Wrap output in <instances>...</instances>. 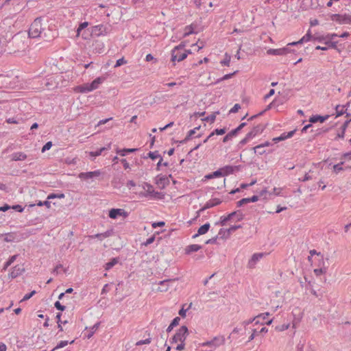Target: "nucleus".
Listing matches in <instances>:
<instances>
[{
	"instance_id": "obj_1",
	"label": "nucleus",
	"mask_w": 351,
	"mask_h": 351,
	"mask_svg": "<svg viewBox=\"0 0 351 351\" xmlns=\"http://www.w3.org/2000/svg\"><path fill=\"white\" fill-rule=\"evenodd\" d=\"M188 328L185 326H181L172 338V341L176 343V350L182 351L185 348V340L188 336Z\"/></svg>"
},
{
	"instance_id": "obj_2",
	"label": "nucleus",
	"mask_w": 351,
	"mask_h": 351,
	"mask_svg": "<svg viewBox=\"0 0 351 351\" xmlns=\"http://www.w3.org/2000/svg\"><path fill=\"white\" fill-rule=\"evenodd\" d=\"M186 45V41L182 42L178 46L175 47L171 51V61L180 62L186 58L188 54L192 53L191 50H185L184 47Z\"/></svg>"
},
{
	"instance_id": "obj_3",
	"label": "nucleus",
	"mask_w": 351,
	"mask_h": 351,
	"mask_svg": "<svg viewBox=\"0 0 351 351\" xmlns=\"http://www.w3.org/2000/svg\"><path fill=\"white\" fill-rule=\"evenodd\" d=\"M129 216V213L123 208H111L108 211V217L112 219L121 218L125 219Z\"/></svg>"
},
{
	"instance_id": "obj_4",
	"label": "nucleus",
	"mask_w": 351,
	"mask_h": 351,
	"mask_svg": "<svg viewBox=\"0 0 351 351\" xmlns=\"http://www.w3.org/2000/svg\"><path fill=\"white\" fill-rule=\"evenodd\" d=\"M226 339L224 336L220 335L214 337L211 341L204 342L201 344L202 346H208L214 349L225 344Z\"/></svg>"
},
{
	"instance_id": "obj_5",
	"label": "nucleus",
	"mask_w": 351,
	"mask_h": 351,
	"mask_svg": "<svg viewBox=\"0 0 351 351\" xmlns=\"http://www.w3.org/2000/svg\"><path fill=\"white\" fill-rule=\"evenodd\" d=\"M42 30V25L40 21L35 20L29 29V36L32 38H37L40 36Z\"/></svg>"
},
{
	"instance_id": "obj_6",
	"label": "nucleus",
	"mask_w": 351,
	"mask_h": 351,
	"mask_svg": "<svg viewBox=\"0 0 351 351\" xmlns=\"http://www.w3.org/2000/svg\"><path fill=\"white\" fill-rule=\"evenodd\" d=\"M232 219H234L236 221H240L243 219V215L241 212L235 211L230 213L227 216H222L221 217V226H226V222Z\"/></svg>"
},
{
	"instance_id": "obj_7",
	"label": "nucleus",
	"mask_w": 351,
	"mask_h": 351,
	"mask_svg": "<svg viewBox=\"0 0 351 351\" xmlns=\"http://www.w3.org/2000/svg\"><path fill=\"white\" fill-rule=\"evenodd\" d=\"M142 187L144 189V191L146 192V193L144 194L145 196L150 195L151 197H152L154 198H157V199L162 198V195L160 193L156 192L154 189V187L151 184L145 182L142 184Z\"/></svg>"
},
{
	"instance_id": "obj_8",
	"label": "nucleus",
	"mask_w": 351,
	"mask_h": 351,
	"mask_svg": "<svg viewBox=\"0 0 351 351\" xmlns=\"http://www.w3.org/2000/svg\"><path fill=\"white\" fill-rule=\"evenodd\" d=\"M288 47L280 49H269L267 51V53L273 56H284L291 52Z\"/></svg>"
},
{
	"instance_id": "obj_9",
	"label": "nucleus",
	"mask_w": 351,
	"mask_h": 351,
	"mask_svg": "<svg viewBox=\"0 0 351 351\" xmlns=\"http://www.w3.org/2000/svg\"><path fill=\"white\" fill-rule=\"evenodd\" d=\"M332 20L338 22L339 24H351V16L335 14Z\"/></svg>"
},
{
	"instance_id": "obj_10",
	"label": "nucleus",
	"mask_w": 351,
	"mask_h": 351,
	"mask_svg": "<svg viewBox=\"0 0 351 351\" xmlns=\"http://www.w3.org/2000/svg\"><path fill=\"white\" fill-rule=\"evenodd\" d=\"M101 175V171L99 170H96L94 171H88V172H82L78 175L79 178L82 180H88L95 177H99Z\"/></svg>"
},
{
	"instance_id": "obj_11",
	"label": "nucleus",
	"mask_w": 351,
	"mask_h": 351,
	"mask_svg": "<svg viewBox=\"0 0 351 351\" xmlns=\"http://www.w3.org/2000/svg\"><path fill=\"white\" fill-rule=\"evenodd\" d=\"M264 256L263 253H255L254 254L251 258L249 260L247 266L250 268H254L256 265L257 262H258Z\"/></svg>"
},
{
	"instance_id": "obj_12",
	"label": "nucleus",
	"mask_w": 351,
	"mask_h": 351,
	"mask_svg": "<svg viewBox=\"0 0 351 351\" xmlns=\"http://www.w3.org/2000/svg\"><path fill=\"white\" fill-rule=\"evenodd\" d=\"M106 78L104 77H98L95 79L91 83L89 84L90 92L99 88L100 85L105 81Z\"/></svg>"
},
{
	"instance_id": "obj_13",
	"label": "nucleus",
	"mask_w": 351,
	"mask_h": 351,
	"mask_svg": "<svg viewBox=\"0 0 351 351\" xmlns=\"http://www.w3.org/2000/svg\"><path fill=\"white\" fill-rule=\"evenodd\" d=\"M73 91L77 93H86L90 92L89 83L75 86L73 88Z\"/></svg>"
},
{
	"instance_id": "obj_14",
	"label": "nucleus",
	"mask_w": 351,
	"mask_h": 351,
	"mask_svg": "<svg viewBox=\"0 0 351 351\" xmlns=\"http://www.w3.org/2000/svg\"><path fill=\"white\" fill-rule=\"evenodd\" d=\"M172 282L171 280H165L160 281L158 284V287L156 289L158 292H165L169 288V283Z\"/></svg>"
},
{
	"instance_id": "obj_15",
	"label": "nucleus",
	"mask_w": 351,
	"mask_h": 351,
	"mask_svg": "<svg viewBox=\"0 0 351 351\" xmlns=\"http://www.w3.org/2000/svg\"><path fill=\"white\" fill-rule=\"evenodd\" d=\"M295 132V130H292L288 133H282L280 136L275 137L272 139L274 143L285 141L287 138H291Z\"/></svg>"
},
{
	"instance_id": "obj_16",
	"label": "nucleus",
	"mask_w": 351,
	"mask_h": 351,
	"mask_svg": "<svg viewBox=\"0 0 351 351\" xmlns=\"http://www.w3.org/2000/svg\"><path fill=\"white\" fill-rule=\"evenodd\" d=\"M311 31L308 30L305 36H304L300 40H298L297 42L289 43H288L287 46H294L298 44H302L303 43L309 41L311 40Z\"/></svg>"
},
{
	"instance_id": "obj_17",
	"label": "nucleus",
	"mask_w": 351,
	"mask_h": 351,
	"mask_svg": "<svg viewBox=\"0 0 351 351\" xmlns=\"http://www.w3.org/2000/svg\"><path fill=\"white\" fill-rule=\"evenodd\" d=\"M236 169H237L236 167L230 166V165H226L222 168H220L222 176H228L230 174H232L234 172V171Z\"/></svg>"
},
{
	"instance_id": "obj_18",
	"label": "nucleus",
	"mask_w": 351,
	"mask_h": 351,
	"mask_svg": "<svg viewBox=\"0 0 351 351\" xmlns=\"http://www.w3.org/2000/svg\"><path fill=\"white\" fill-rule=\"evenodd\" d=\"M196 27H197V25L193 23L186 26L184 28L183 36L186 37V36H189L190 34L195 33Z\"/></svg>"
},
{
	"instance_id": "obj_19",
	"label": "nucleus",
	"mask_w": 351,
	"mask_h": 351,
	"mask_svg": "<svg viewBox=\"0 0 351 351\" xmlns=\"http://www.w3.org/2000/svg\"><path fill=\"white\" fill-rule=\"evenodd\" d=\"M328 118H329V115H326V116L315 115V116H312L311 117H310L309 121L313 123H317V122L324 123Z\"/></svg>"
},
{
	"instance_id": "obj_20",
	"label": "nucleus",
	"mask_w": 351,
	"mask_h": 351,
	"mask_svg": "<svg viewBox=\"0 0 351 351\" xmlns=\"http://www.w3.org/2000/svg\"><path fill=\"white\" fill-rule=\"evenodd\" d=\"M221 202L222 201L219 198H213L206 203L204 209L210 208L213 206H217L220 204Z\"/></svg>"
},
{
	"instance_id": "obj_21",
	"label": "nucleus",
	"mask_w": 351,
	"mask_h": 351,
	"mask_svg": "<svg viewBox=\"0 0 351 351\" xmlns=\"http://www.w3.org/2000/svg\"><path fill=\"white\" fill-rule=\"evenodd\" d=\"M112 235V232L111 231H106L105 232H103V233H99V234H94V235H91L89 237L90 239H97L99 240H103L106 238H108L109 237H110Z\"/></svg>"
},
{
	"instance_id": "obj_22",
	"label": "nucleus",
	"mask_w": 351,
	"mask_h": 351,
	"mask_svg": "<svg viewBox=\"0 0 351 351\" xmlns=\"http://www.w3.org/2000/svg\"><path fill=\"white\" fill-rule=\"evenodd\" d=\"M349 122H350V121H346L343 124V125L341 128V130L339 132H337V136H336L335 139H337V138H344L345 132H346V128H347V127L348 125Z\"/></svg>"
},
{
	"instance_id": "obj_23",
	"label": "nucleus",
	"mask_w": 351,
	"mask_h": 351,
	"mask_svg": "<svg viewBox=\"0 0 351 351\" xmlns=\"http://www.w3.org/2000/svg\"><path fill=\"white\" fill-rule=\"evenodd\" d=\"M210 228V224L208 223H205L204 225L200 226L197 230V234H195L193 237H196L199 235H202L206 234Z\"/></svg>"
},
{
	"instance_id": "obj_24",
	"label": "nucleus",
	"mask_w": 351,
	"mask_h": 351,
	"mask_svg": "<svg viewBox=\"0 0 351 351\" xmlns=\"http://www.w3.org/2000/svg\"><path fill=\"white\" fill-rule=\"evenodd\" d=\"M27 158V155L23 152H16L12 155V159L14 161L24 160Z\"/></svg>"
},
{
	"instance_id": "obj_25",
	"label": "nucleus",
	"mask_w": 351,
	"mask_h": 351,
	"mask_svg": "<svg viewBox=\"0 0 351 351\" xmlns=\"http://www.w3.org/2000/svg\"><path fill=\"white\" fill-rule=\"evenodd\" d=\"M271 145V143L269 142V141H266L264 143H262V144H260L257 146H255L253 149L255 153H258L259 154H264L265 152V150H263V151H259L260 149H262L265 147H269Z\"/></svg>"
},
{
	"instance_id": "obj_26",
	"label": "nucleus",
	"mask_w": 351,
	"mask_h": 351,
	"mask_svg": "<svg viewBox=\"0 0 351 351\" xmlns=\"http://www.w3.org/2000/svg\"><path fill=\"white\" fill-rule=\"evenodd\" d=\"M105 28L103 25H95L92 27V33L97 35L100 36L103 34Z\"/></svg>"
},
{
	"instance_id": "obj_27",
	"label": "nucleus",
	"mask_w": 351,
	"mask_h": 351,
	"mask_svg": "<svg viewBox=\"0 0 351 351\" xmlns=\"http://www.w3.org/2000/svg\"><path fill=\"white\" fill-rule=\"evenodd\" d=\"M269 315V313H261V314H259L257 315V318L260 319L262 322H264V324L270 325L272 323L273 320L272 319L267 320V317Z\"/></svg>"
},
{
	"instance_id": "obj_28",
	"label": "nucleus",
	"mask_w": 351,
	"mask_h": 351,
	"mask_svg": "<svg viewBox=\"0 0 351 351\" xmlns=\"http://www.w3.org/2000/svg\"><path fill=\"white\" fill-rule=\"evenodd\" d=\"M137 149L134 148H128V149H117V153L120 154L122 156H124L126 155V154L129 153H133L136 152Z\"/></svg>"
},
{
	"instance_id": "obj_29",
	"label": "nucleus",
	"mask_w": 351,
	"mask_h": 351,
	"mask_svg": "<svg viewBox=\"0 0 351 351\" xmlns=\"http://www.w3.org/2000/svg\"><path fill=\"white\" fill-rule=\"evenodd\" d=\"M346 110V106L342 105H337L335 108L336 117H339L345 113Z\"/></svg>"
},
{
	"instance_id": "obj_30",
	"label": "nucleus",
	"mask_w": 351,
	"mask_h": 351,
	"mask_svg": "<svg viewBox=\"0 0 351 351\" xmlns=\"http://www.w3.org/2000/svg\"><path fill=\"white\" fill-rule=\"evenodd\" d=\"M201 248V246L197 245V244H193V245H189L186 248V252L187 254H189L191 252H197L198 251L199 249Z\"/></svg>"
},
{
	"instance_id": "obj_31",
	"label": "nucleus",
	"mask_w": 351,
	"mask_h": 351,
	"mask_svg": "<svg viewBox=\"0 0 351 351\" xmlns=\"http://www.w3.org/2000/svg\"><path fill=\"white\" fill-rule=\"evenodd\" d=\"M118 263V258H114L110 261L108 262L105 265V269L110 270L112 267H114L116 264Z\"/></svg>"
},
{
	"instance_id": "obj_32",
	"label": "nucleus",
	"mask_w": 351,
	"mask_h": 351,
	"mask_svg": "<svg viewBox=\"0 0 351 351\" xmlns=\"http://www.w3.org/2000/svg\"><path fill=\"white\" fill-rule=\"evenodd\" d=\"M250 323H254V325L261 324L263 325L264 322H262L260 319L257 318V316L254 317L252 319L244 322L245 325H248Z\"/></svg>"
},
{
	"instance_id": "obj_33",
	"label": "nucleus",
	"mask_w": 351,
	"mask_h": 351,
	"mask_svg": "<svg viewBox=\"0 0 351 351\" xmlns=\"http://www.w3.org/2000/svg\"><path fill=\"white\" fill-rule=\"evenodd\" d=\"M230 60H231V56L229 54L226 53L225 56H224L223 60H222L220 62V64L222 66H230Z\"/></svg>"
},
{
	"instance_id": "obj_34",
	"label": "nucleus",
	"mask_w": 351,
	"mask_h": 351,
	"mask_svg": "<svg viewBox=\"0 0 351 351\" xmlns=\"http://www.w3.org/2000/svg\"><path fill=\"white\" fill-rule=\"evenodd\" d=\"M88 26V22H83L82 23L80 24L77 29V34H76V36L77 37H79L80 35H81V32L82 31L85 29L86 27H87Z\"/></svg>"
},
{
	"instance_id": "obj_35",
	"label": "nucleus",
	"mask_w": 351,
	"mask_h": 351,
	"mask_svg": "<svg viewBox=\"0 0 351 351\" xmlns=\"http://www.w3.org/2000/svg\"><path fill=\"white\" fill-rule=\"evenodd\" d=\"M226 130L225 128L223 129H215L213 132H212L209 136L208 138H211L215 134L216 135H223L226 133Z\"/></svg>"
},
{
	"instance_id": "obj_36",
	"label": "nucleus",
	"mask_w": 351,
	"mask_h": 351,
	"mask_svg": "<svg viewBox=\"0 0 351 351\" xmlns=\"http://www.w3.org/2000/svg\"><path fill=\"white\" fill-rule=\"evenodd\" d=\"M191 47L193 49L194 51H199L201 49L204 47V44L202 42H200L199 40L198 41L192 45Z\"/></svg>"
},
{
	"instance_id": "obj_37",
	"label": "nucleus",
	"mask_w": 351,
	"mask_h": 351,
	"mask_svg": "<svg viewBox=\"0 0 351 351\" xmlns=\"http://www.w3.org/2000/svg\"><path fill=\"white\" fill-rule=\"evenodd\" d=\"M64 197V193H59V194L51 193L47 196V199H55V198L62 199Z\"/></svg>"
},
{
	"instance_id": "obj_38",
	"label": "nucleus",
	"mask_w": 351,
	"mask_h": 351,
	"mask_svg": "<svg viewBox=\"0 0 351 351\" xmlns=\"http://www.w3.org/2000/svg\"><path fill=\"white\" fill-rule=\"evenodd\" d=\"M69 343L68 341H60L58 345L52 349L51 351H55L56 350L64 348V346H67Z\"/></svg>"
},
{
	"instance_id": "obj_39",
	"label": "nucleus",
	"mask_w": 351,
	"mask_h": 351,
	"mask_svg": "<svg viewBox=\"0 0 351 351\" xmlns=\"http://www.w3.org/2000/svg\"><path fill=\"white\" fill-rule=\"evenodd\" d=\"M105 149H106L105 147H101V148H100L99 149H98L96 152H89V155L91 157L99 156H100L102 152L104 151Z\"/></svg>"
},
{
	"instance_id": "obj_40",
	"label": "nucleus",
	"mask_w": 351,
	"mask_h": 351,
	"mask_svg": "<svg viewBox=\"0 0 351 351\" xmlns=\"http://www.w3.org/2000/svg\"><path fill=\"white\" fill-rule=\"evenodd\" d=\"M282 190L283 189L282 188H280V187H274L273 189V192L271 193L270 194H273L274 195H276V196H279V195H282Z\"/></svg>"
},
{
	"instance_id": "obj_41",
	"label": "nucleus",
	"mask_w": 351,
	"mask_h": 351,
	"mask_svg": "<svg viewBox=\"0 0 351 351\" xmlns=\"http://www.w3.org/2000/svg\"><path fill=\"white\" fill-rule=\"evenodd\" d=\"M289 326H290L289 324H282V325L276 326V330L277 331L282 332V331L287 330L289 328Z\"/></svg>"
},
{
	"instance_id": "obj_42",
	"label": "nucleus",
	"mask_w": 351,
	"mask_h": 351,
	"mask_svg": "<svg viewBox=\"0 0 351 351\" xmlns=\"http://www.w3.org/2000/svg\"><path fill=\"white\" fill-rule=\"evenodd\" d=\"M21 273V268L15 267L14 270L10 273V276L12 278H16Z\"/></svg>"
},
{
	"instance_id": "obj_43",
	"label": "nucleus",
	"mask_w": 351,
	"mask_h": 351,
	"mask_svg": "<svg viewBox=\"0 0 351 351\" xmlns=\"http://www.w3.org/2000/svg\"><path fill=\"white\" fill-rule=\"evenodd\" d=\"M191 304H189V306L187 308H184V306L185 305H183L182 308L179 311V315L182 317H185L186 315V311L189 310V308L191 306Z\"/></svg>"
},
{
	"instance_id": "obj_44",
	"label": "nucleus",
	"mask_w": 351,
	"mask_h": 351,
	"mask_svg": "<svg viewBox=\"0 0 351 351\" xmlns=\"http://www.w3.org/2000/svg\"><path fill=\"white\" fill-rule=\"evenodd\" d=\"M148 156L152 160H155V159L161 158L158 152H149L148 154Z\"/></svg>"
},
{
	"instance_id": "obj_45",
	"label": "nucleus",
	"mask_w": 351,
	"mask_h": 351,
	"mask_svg": "<svg viewBox=\"0 0 351 351\" xmlns=\"http://www.w3.org/2000/svg\"><path fill=\"white\" fill-rule=\"evenodd\" d=\"M126 63H127V61L124 59V58H121L117 60V62H116V64L114 66L118 67L123 64H125Z\"/></svg>"
},
{
	"instance_id": "obj_46",
	"label": "nucleus",
	"mask_w": 351,
	"mask_h": 351,
	"mask_svg": "<svg viewBox=\"0 0 351 351\" xmlns=\"http://www.w3.org/2000/svg\"><path fill=\"white\" fill-rule=\"evenodd\" d=\"M247 203H250L249 197H247V198H243L242 199L239 200L237 202V204H238V206H241L243 204H247Z\"/></svg>"
},
{
	"instance_id": "obj_47",
	"label": "nucleus",
	"mask_w": 351,
	"mask_h": 351,
	"mask_svg": "<svg viewBox=\"0 0 351 351\" xmlns=\"http://www.w3.org/2000/svg\"><path fill=\"white\" fill-rule=\"evenodd\" d=\"M241 108V106L239 104H234V106L230 110V113H236Z\"/></svg>"
},
{
	"instance_id": "obj_48",
	"label": "nucleus",
	"mask_w": 351,
	"mask_h": 351,
	"mask_svg": "<svg viewBox=\"0 0 351 351\" xmlns=\"http://www.w3.org/2000/svg\"><path fill=\"white\" fill-rule=\"evenodd\" d=\"M313 272L317 276H319L324 274L326 272V271L324 269L319 268V269H315L313 270Z\"/></svg>"
},
{
	"instance_id": "obj_49",
	"label": "nucleus",
	"mask_w": 351,
	"mask_h": 351,
	"mask_svg": "<svg viewBox=\"0 0 351 351\" xmlns=\"http://www.w3.org/2000/svg\"><path fill=\"white\" fill-rule=\"evenodd\" d=\"M52 143L51 141L47 142L42 148V152H45L47 150L51 149Z\"/></svg>"
},
{
	"instance_id": "obj_50",
	"label": "nucleus",
	"mask_w": 351,
	"mask_h": 351,
	"mask_svg": "<svg viewBox=\"0 0 351 351\" xmlns=\"http://www.w3.org/2000/svg\"><path fill=\"white\" fill-rule=\"evenodd\" d=\"M11 208L13 209V210H15L19 213H22L24 210L23 207H22L21 205H14L12 206H11Z\"/></svg>"
},
{
	"instance_id": "obj_51",
	"label": "nucleus",
	"mask_w": 351,
	"mask_h": 351,
	"mask_svg": "<svg viewBox=\"0 0 351 351\" xmlns=\"http://www.w3.org/2000/svg\"><path fill=\"white\" fill-rule=\"evenodd\" d=\"M235 73L236 72H234L232 73L226 74V75H223L221 79H219L218 80V82L223 81V80H228V79L231 78L235 74Z\"/></svg>"
},
{
	"instance_id": "obj_52",
	"label": "nucleus",
	"mask_w": 351,
	"mask_h": 351,
	"mask_svg": "<svg viewBox=\"0 0 351 351\" xmlns=\"http://www.w3.org/2000/svg\"><path fill=\"white\" fill-rule=\"evenodd\" d=\"M164 221H158V222H154L152 223V226L153 228H156L157 227H162L165 226Z\"/></svg>"
},
{
	"instance_id": "obj_53",
	"label": "nucleus",
	"mask_w": 351,
	"mask_h": 351,
	"mask_svg": "<svg viewBox=\"0 0 351 351\" xmlns=\"http://www.w3.org/2000/svg\"><path fill=\"white\" fill-rule=\"evenodd\" d=\"M36 293L35 291H32L30 293L26 294L21 301H25L30 299Z\"/></svg>"
},
{
	"instance_id": "obj_54",
	"label": "nucleus",
	"mask_w": 351,
	"mask_h": 351,
	"mask_svg": "<svg viewBox=\"0 0 351 351\" xmlns=\"http://www.w3.org/2000/svg\"><path fill=\"white\" fill-rule=\"evenodd\" d=\"M151 343V340L150 339H146L145 340H141V341H138L137 343H136V345L137 346H141V345H143V344H149Z\"/></svg>"
},
{
	"instance_id": "obj_55",
	"label": "nucleus",
	"mask_w": 351,
	"mask_h": 351,
	"mask_svg": "<svg viewBox=\"0 0 351 351\" xmlns=\"http://www.w3.org/2000/svg\"><path fill=\"white\" fill-rule=\"evenodd\" d=\"M215 119L216 116L215 114H212L204 119L203 121H210L211 123H213L215 121Z\"/></svg>"
},
{
	"instance_id": "obj_56",
	"label": "nucleus",
	"mask_w": 351,
	"mask_h": 351,
	"mask_svg": "<svg viewBox=\"0 0 351 351\" xmlns=\"http://www.w3.org/2000/svg\"><path fill=\"white\" fill-rule=\"evenodd\" d=\"M180 320V317H175L171 323V327H174V326H176L177 325H178Z\"/></svg>"
},
{
	"instance_id": "obj_57",
	"label": "nucleus",
	"mask_w": 351,
	"mask_h": 351,
	"mask_svg": "<svg viewBox=\"0 0 351 351\" xmlns=\"http://www.w3.org/2000/svg\"><path fill=\"white\" fill-rule=\"evenodd\" d=\"M342 165H343V162L334 165V167H333L334 171L336 173L341 171L342 169Z\"/></svg>"
},
{
	"instance_id": "obj_58",
	"label": "nucleus",
	"mask_w": 351,
	"mask_h": 351,
	"mask_svg": "<svg viewBox=\"0 0 351 351\" xmlns=\"http://www.w3.org/2000/svg\"><path fill=\"white\" fill-rule=\"evenodd\" d=\"M311 179H312V177L311 176H309L308 173H306L302 178H299V180L302 182H306V181L310 180Z\"/></svg>"
},
{
	"instance_id": "obj_59",
	"label": "nucleus",
	"mask_w": 351,
	"mask_h": 351,
	"mask_svg": "<svg viewBox=\"0 0 351 351\" xmlns=\"http://www.w3.org/2000/svg\"><path fill=\"white\" fill-rule=\"evenodd\" d=\"M155 240V236H152L150 238L147 239V241L145 242V245H148L151 243H152Z\"/></svg>"
},
{
	"instance_id": "obj_60",
	"label": "nucleus",
	"mask_w": 351,
	"mask_h": 351,
	"mask_svg": "<svg viewBox=\"0 0 351 351\" xmlns=\"http://www.w3.org/2000/svg\"><path fill=\"white\" fill-rule=\"evenodd\" d=\"M212 173H213V176L214 178L222 176L220 169L217 170V171H214V172H213Z\"/></svg>"
},
{
	"instance_id": "obj_61",
	"label": "nucleus",
	"mask_w": 351,
	"mask_h": 351,
	"mask_svg": "<svg viewBox=\"0 0 351 351\" xmlns=\"http://www.w3.org/2000/svg\"><path fill=\"white\" fill-rule=\"evenodd\" d=\"M11 208V206L8 204H5L3 206H0V211L5 212Z\"/></svg>"
},
{
	"instance_id": "obj_62",
	"label": "nucleus",
	"mask_w": 351,
	"mask_h": 351,
	"mask_svg": "<svg viewBox=\"0 0 351 351\" xmlns=\"http://www.w3.org/2000/svg\"><path fill=\"white\" fill-rule=\"evenodd\" d=\"M55 306L56 308H58V310H60V311H64L65 307L62 305H61V304L59 302H56L55 303Z\"/></svg>"
},
{
	"instance_id": "obj_63",
	"label": "nucleus",
	"mask_w": 351,
	"mask_h": 351,
	"mask_svg": "<svg viewBox=\"0 0 351 351\" xmlns=\"http://www.w3.org/2000/svg\"><path fill=\"white\" fill-rule=\"evenodd\" d=\"M319 24L318 20L316 19H311L310 25L311 26H315Z\"/></svg>"
},
{
	"instance_id": "obj_64",
	"label": "nucleus",
	"mask_w": 351,
	"mask_h": 351,
	"mask_svg": "<svg viewBox=\"0 0 351 351\" xmlns=\"http://www.w3.org/2000/svg\"><path fill=\"white\" fill-rule=\"evenodd\" d=\"M239 130V128H236L235 130L231 131L230 133H228L229 136L232 138L233 136H234L238 132V131Z\"/></svg>"
}]
</instances>
